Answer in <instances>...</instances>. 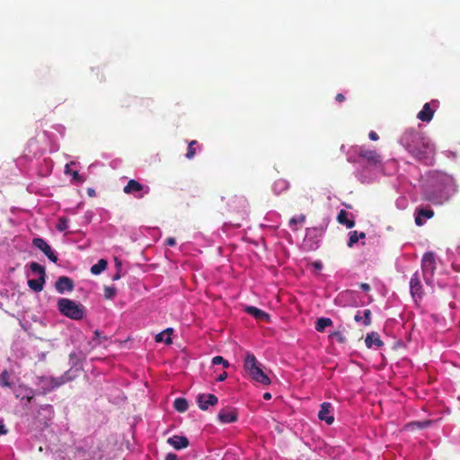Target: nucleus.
Returning a JSON list of instances; mask_svg holds the SVG:
<instances>
[{
	"label": "nucleus",
	"instance_id": "1",
	"mask_svg": "<svg viewBox=\"0 0 460 460\" xmlns=\"http://www.w3.org/2000/svg\"><path fill=\"white\" fill-rule=\"evenodd\" d=\"M49 116L41 120L42 141L49 146L48 149L40 146L36 138H31L23 154L15 160V165L20 172L27 178L47 177L54 168V161L49 155L58 151L57 125L50 123Z\"/></svg>",
	"mask_w": 460,
	"mask_h": 460
},
{
	"label": "nucleus",
	"instance_id": "2",
	"mask_svg": "<svg viewBox=\"0 0 460 460\" xmlns=\"http://www.w3.org/2000/svg\"><path fill=\"white\" fill-rule=\"evenodd\" d=\"M400 142L417 160L426 164L432 163L435 155L434 145L421 132L408 128L402 135Z\"/></svg>",
	"mask_w": 460,
	"mask_h": 460
},
{
	"label": "nucleus",
	"instance_id": "3",
	"mask_svg": "<svg viewBox=\"0 0 460 460\" xmlns=\"http://www.w3.org/2000/svg\"><path fill=\"white\" fill-rule=\"evenodd\" d=\"M432 187L424 193V199L434 205H442L454 196L457 188L455 180L450 175L435 172L432 176Z\"/></svg>",
	"mask_w": 460,
	"mask_h": 460
},
{
	"label": "nucleus",
	"instance_id": "4",
	"mask_svg": "<svg viewBox=\"0 0 460 460\" xmlns=\"http://www.w3.org/2000/svg\"><path fill=\"white\" fill-rule=\"evenodd\" d=\"M243 368L253 381L263 385H269L270 384V377L263 372L261 364L259 363L252 353L248 352L246 354Z\"/></svg>",
	"mask_w": 460,
	"mask_h": 460
},
{
	"label": "nucleus",
	"instance_id": "5",
	"mask_svg": "<svg viewBox=\"0 0 460 460\" xmlns=\"http://www.w3.org/2000/svg\"><path fill=\"white\" fill-rule=\"evenodd\" d=\"M25 270L27 279L30 277H39L38 281H27L29 288L36 293L40 292L46 283L45 266L37 261H30L25 265Z\"/></svg>",
	"mask_w": 460,
	"mask_h": 460
},
{
	"label": "nucleus",
	"instance_id": "6",
	"mask_svg": "<svg viewBox=\"0 0 460 460\" xmlns=\"http://www.w3.org/2000/svg\"><path fill=\"white\" fill-rule=\"evenodd\" d=\"M59 313L70 319L77 321L84 317L85 307L74 300L59 298Z\"/></svg>",
	"mask_w": 460,
	"mask_h": 460
},
{
	"label": "nucleus",
	"instance_id": "7",
	"mask_svg": "<svg viewBox=\"0 0 460 460\" xmlns=\"http://www.w3.org/2000/svg\"><path fill=\"white\" fill-rule=\"evenodd\" d=\"M355 152L370 166L377 167L382 164V156L376 150L369 149L366 146H358L355 147Z\"/></svg>",
	"mask_w": 460,
	"mask_h": 460
},
{
	"label": "nucleus",
	"instance_id": "8",
	"mask_svg": "<svg viewBox=\"0 0 460 460\" xmlns=\"http://www.w3.org/2000/svg\"><path fill=\"white\" fill-rule=\"evenodd\" d=\"M436 268L437 266L434 253L431 252L424 253L421 259V270L424 280L428 285L432 283Z\"/></svg>",
	"mask_w": 460,
	"mask_h": 460
},
{
	"label": "nucleus",
	"instance_id": "9",
	"mask_svg": "<svg viewBox=\"0 0 460 460\" xmlns=\"http://www.w3.org/2000/svg\"><path fill=\"white\" fill-rule=\"evenodd\" d=\"M123 192L128 195H133L136 199H143L150 192V188L137 180L131 179L124 186Z\"/></svg>",
	"mask_w": 460,
	"mask_h": 460
},
{
	"label": "nucleus",
	"instance_id": "10",
	"mask_svg": "<svg viewBox=\"0 0 460 460\" xmlns=\"http://www.w3.org/2000/svg\"><path fill=\"white\" fill-rule=\"evenodd\" d=\"M32 247L40 251L53 263H58V254L49 243L42 237L37 236L32 239Z\"/></svg>",
	"mask_w": 460,
	"mask_h": 460
},
{
	"label": "nucleus",
	"instance_id": "11",
	"mask_svg": "<svg viewBox=\"0 0 460 460\" xmlns=\"http://www.w3.org/2000/svg\"><path fill=\"white\" fill-rule=\"evenodd\" d=\"M58 386V379L55 377L41 376L37 383V388L33 392L31 390L32 395L46 394Z\"/></svg>",
	"mask_w": 460,
	"mask_h": 460
},
{
	"label": "nucleus",
	"instance_id": "12",
	"mask_svg": "<svg viewBox=\"0 0 460 460\" xmlns=\"http://www.w3.org/2000/svg\"><path fill=\"white\" fill-rule=\"evenodd\" d=\"M217 402V397L213 394H201L197 397V403L202 411L208 410V406L216 405Z\"/></svg>",
	"mask_w": 460,
	"mask_h": 460
},
{
	"label": "nucleus",
	"instance_id": "13",
	"mask_svg": "<svg viewBox=\"0 0 460 460\" xmlns=\"http://www.w3.org/2000/svg\"><path fill=\"white\" fill-rule=\"evenodd\" d=\"M217 418L222 423H233L237 420V411L234 408L226 407L219 411Z\"/></svg>",
	"mask_w": 460,
	"mask_h": 460
},
{
	"label": "nucleus",
	"instance_id": "14",
	"mask_svg": "<svg viewBox=\"0 0 460 460\" xmlns=\"http://www.w3.org/2000/svg\"><path fill=\"white\" fill-rule=\"evenodd\" d=\"M438 101H432L424 104L422 110L418 112L417 118L423 122H429L434 115L435 110L431 108V105L437 107Z\"/></svg>",
	"mask_w": 460,
	"mask_h": 460
},
{
	"label": "nucleus",
	"instance_id": "15",
	"mask_svg": "<svg viewBox=\"0 0 460 460\" xmlns=\"http://www.w3.org/2000/svg\"><path fill=\"white\" fill-rule=\"evenodd\" d=\"M332 406L330 402H324L321 404V409L318 412V418L321 420L325 421L327 424L331 425L334 421V417L332 414Z\"/></svg>",
	"mask_w": 460,
	"mask_h": 460
},
{
	"label": "nucleus",
	"instance_id": "16",
	"mask_svg": "<svg viewBox=\"0 0 460 460\" xmlns=\"http://www.w3.org/2000/svg\"><path fill=\"white\" fill-rule=\"evenodd\" d=\"M167 443L174 449L181 450L189 447L190 442L187 437L174 435L167 439Z\"/></svg>",
	"mask_w": 460,
	"mask_h": 460
},
{
	"label": "nucleus",
	"instance_id": "17",
	"mask_svg": "<svg viewBox=\"0 0 460 460\" xmlns=\"http://www.w3.org/2000/svg\"><path fill=\"white\" fill-rule=\"evenodd\" d=\"M245 312L250 315H252L255 319L262 322H270V315L266 312L255 307V306H247Z\"/></svg>",
	"mask_w": 460,
	"mask_h": 460
},
{
	"label": "nucleus",
	"instance_id": "18",
	"mask_svg": "<svg viewBox=\"0 0 460 460\" xmlns=\"http://www.w3.org/2000/svg\"><path fill=\"white\" fill-rule=\"evenodd\" d=\"M76 164L75 162H71L65 166V174H70L72 176V181L75 183H83L84 179L78 173L76 169H73L72 167H75Z\"/></svg>",
	"mask_w": 460,
	"mask_h": 460
},
{
	"label": "nucleus",
	"instance_id": "19",
	"mask_svg": "<svg viewBox=\"0 0 460 460\" xmlns=\"http://www.w3.org/2000/svg\"><path fill=\"white\" fill-rule=\"evenodd\" d=\"M416 212L415 224L419 226L424 224L423 217L429 219L434 217V211L430 208H417Z\"/></svg>",
	"mask_w": 460,
	"mask_h": 460
},
{
	"label": "nucleus",
	"instance_id": "20",
	"mask_svg": "<svg viewBox=\"0 0 460 460\" xmlns=\"http://www.w3.org/2000/svg\"><path fill=\"white\" fill-rule=\"evenodd\" d=\"M365 343L367 348H381L384 345V342L381 341L379 334L375 332H372L367 335Z\"/></svg>",
	"mask_w": 460,
	"mask_h": 460
},
{
	"label": "nucleus",
	"instance_id": "21",
	"mask_svg": "<svg viewBox=\"0 0 460 460\" xmlns=\"http://www.w3.org/2000/svg\"><path fill=\"white\" fill-rule=\"evenodd\" d=\"M410 288L412 296H420L422 286L420 284V277L418 273H415L410 281Z\"/></svg>",
	"mask_w": 460,
	"mask_h": 460
},
{
	"label": "nucleus",
	"instance_id": "22",
	"mask_svg": "<svg viewBox=\"0 0 460 460\" xmlns=\"http://www.w3.org/2000/svg\"><path fill=\"white\" fill-rule=\"evenodd\" d=\"M74 281L66 276L59 277V293L71 292L74 289Z\"/></svg>",
	"mask_w": 460,
	"mask_h": 460
},
{
	"label": "nucleus",
	"instance_id": "23",
	"mask_svg": "<svg viewBox=\"0 0 460 460\" xmlns=\"http://www.w3.org/2000/svg\"><path fill=\"white\" fill-rule=\"evenodd\" d=\"M337 221L339 224L346 226L349 229L354 227L356 224L354 220L348 218V212L343 209L339 212Z\"/></svg>",
	"mask_w": 460,
	"mask_h": 460
},
{
	"label": "nucleus",
	"instance_id": "24",
	"mask_svg": "<svg viewBox=\"0 0 460 460\" xmlns=\"http://www.w3.org/2000/svg\"><path fill=\"white\" fill-rule=\"evenodd\" d=\"M0 386L3 388H14V383L10 379V374L7 370H4L0 374Z\"/></svg>",
	"mask_w": 460,
	"mask_h": 460
},
{
	"label": "nucleus",
	"instance_id": "25",
	"mask_svg": "<svg viewBox=\"0 0 460 460\" xmlns=\"http://www.w3.org/2000/svg\"><path fill=\"white\" fill-rule=\"evenodd\" d=\"M332 324V321L328 317L319 318L315 323V330L319 332H323L326 327H329Z\"/></svg>",
	"mask_w": 460,
	"mask_h": 460
},
{
	"label": "nucleus",
	"instance_id": "26",
	"mask_svg": "<svg viewBox=\"0 0 460 460\" xmlns=\"http://www.w3.org/2000/svg\"><path fill=\"white\" fill-rule=\"evenodd\" d=\"M108 262L104 259H101L98 262L91 267V273L98 275L107 268Z\"/></svg>",
	"mask_w": 460,
	"mask_h": 460
},
{
	"label": "nucleus",
	"instance_id": "27",
	"mask_svg": "<svg viewBox=\"0 0 460 460\" xmlns=\"http://www.w3.org/2000/svg\"><path fill=\"white\" fill-rule=\"evenodd\" d=\"M173 406L175 410L179 412H184L188 410V402L184 398H177L174 400Z\"/></svg>",
	"mask_w": 460,
	"mask_h": 460
},
{
	"label": "nucleus",
	"instance_id": "28",
	"mask_svg": "<svg viewBox=\"0 0 460 460\" xmlns=\"http://www.w3.org/2000/svg\"><path fill=\"white\" fill-rule=\"evenodd\" d=\"M196 145H198V141H196V140H192V141H190L189 143L188 150H187V153H186V157L189 160L193 159L195 155H196V148H195Z\"/></svg>",
	"mask_w": 460,
	"mask_h": 460
},
{
	"label": "nucleus",
	"instance_id": "29",
	"mask_svg": "<svg viewBox=\"0 0 460 460\" xmlns=\"http://www.w3.org/2000/svg\"><path fill=\"white\" fill-rule=\"evenodd\" d=\"M330 338L332 341H336L339 343H345L347 341L345 335L341 332H339V331L333 332L332 333H331Z\"/></svg>",
	"mask_w": 460,
	"mask_h": 460
},
{
	"label": "nucleus",
	"instance_id": "30",
	"mask_svg": "<svg viewBox=\"0 0 460 460\" xmlns=\"http://www.w3.org/2000/svg\"><path fill=\"white\" fill-rule=\"evenodd\" d=\"M288 188V182L285 180L280 179V180L276 181L274 183L275 190L281 191V190H287Z\"/></svg>",
	"mask_w": 460,
	"mask_h": 460
},
{
	"label": "nucleus",
	"instance_id": "31",
	"mask_svg": "<svg viewBox=\"0 0 460 460\" xmlns=\"http://www.w3.org/2000/svg\"><path fill=\"white\" fill-rule=\"evenodd\" d=\"M358 231H351L349 232V241H348V246L349 247H353V245L355 243H357L358 242Z\"/></svg>",
	"mask_w": 460,
	"mask_h": 460
},
{
	"label": "nucleus",
	"instance_id": "32",
	"mask_svg": "<svg viewBox=\"0 0 460 460\" xmlns=\"http://www.w3.org/2000/svg\"><path fill=\"white\" fill-rule=\"evenodd\" d=\"M212 363H213L214 365H219V364H222V365H223V367H224L225 368H227V367H229V366H230L229 362H228L227 360H226V359H225L223 357H221V356H216V357H214V358H212Z\"/></svg>",
	"mask_w": 460,
	"mask_h": 460
},
{
	"label": "nucleus",
	"instance_id": "33",
	"mask_svg": "<svg viewBox=\"0 0 460 460\" xmlns=\"http://www.w3.org/2000/svg\"><path fill=\"white\" fill-rule=\"evenodd\" d=\"M116 288L114 287H105L104 288V297L106 299H112L116 295Z\"/></svg>",
	"mask_w": 460,
	"mask_h": 460
},
{
	"label": "nucleus",
	"instance_id": "34",
	"mask_svg": "<svg viewBox=\"0 0 460 460\" xmlns=\"http://www.w3.org/2000/svg\"><path fill=\"white\" fill-rule=\"evenodd\" d=\"M305 221V216L300 215L298 217L290 218L288 224L290 226H293L296 225L297 223H304Z\"/></svg>",
	"mask_w": 460,
	"mask_h": 460
},
{
	"label": "nucleus",
	"instance_id": "35",
	"mask_svg": "<svg viewBox=\"0 0 460 460\" xmlns=\"http://www.w3.org/2000/svg\"><path fill=\"white\" fill-rule=\"evenodd\" d=\"M364 314V321L363 323L366 326H368L371 324V311L369 309H366L363 311Z\"/></svg>",
	"mask_w": 460,
	"mask_h": 460
},
{
	"label": "nucleus",
	"instance_id": "36",
	"mask_svg": "<svg viewBox=\"0 0 460 460\" xmlns=\"http://www.w3.org/2000/svg\"><path fill=\"white\" fill-rule=\"evenodd\" d=\"M67 222L66 217H59V232L66 231L68 228Z\"/></svg>",
	"mask_w": 460,
	"mask_h": 460
},
{
	"label": "nucleus",
	"instance_id": "37",
	"mask_svg": "<svg viewBox=\"0 0 460 460\" xmlns=\"http://www.w3.org/2000/svg\"><path fill=\"white\" fill-rule=\"evenodd\" d=\"M163 332H164V335L166 336V339L164 340V342L166 344H171L172 343L171 334L172 333V328H167Z\"/></svg>",
	"mask_w": 460,
	"mask_h": 460
},
{
	"label": "nucleus",
	"instance_id": "38",
	"mask_svg": "<svg viewBox=\"0 0 460 460\" xmlns=\"http://www.w3.org/2000/svg\"><path fill=\"white\" fill-rule=\"evenodd\" d=\"M8 433V429L6 428L4 420L0 419V436L6 435Z\"/></svg>",
	"mask_w": 460,
	"mask_h": 460
},
{
	"label": "nucleus",
	"instance_id": "39",
	"mask_svg": "<svg viewBox=\"0 0 460 460\" xmlns=\"http://www.w3.org/2000/svg\"><path fill=\"white\" fill-rule=\"evenodd\" d=\"M40 410L48 411L49 415L54 414V408L50 404L41 405Z\"/></svg>",
	"mask_w": 460,
	"mask_h": 460
},
{
	"label": "nucleus",
	"instance_id": "40",
	"mask_svg": "<svg viewBox=\"0 0 460 460\" xmlns=\"http://www.w3.org/2000/svg\"><path fill=\"white\" fill-rule=\"evenodd\" d=\"M93 333H94V340H98L97 344H102V341H101V339H102V337H101V332H100L98 330H96V331H94V332H93ZM102 340H103V341H106V340H107V338H106V337H102Z\"/></svg>",
	"mask_w": 460,
	"mask_h": 460
},
{
	"label": "nucleus",
	"instance_id": "41",
	"mask_svg": "<svg viewBox=\"0 0 460 460\" xmlns=\"http://www.w3.org/2000/svg\"><path fill=\"white\" fill-rule=\"evenodd\" d=\"M368 137L369 139H371L372 141H377L379 139V136L377 135L376 132L375 131H370L368 133Z\"/></svg>",
	"mask_w": 460,
	"mask_h": 460
},
{
	"label": "nucleus",
	"instance_id": "42",
	"mask_svg": "<svg viewBox=\"0 0 460 460\" xmlns=\"http://www.w3.org/2000/svg\"><path fill=\"white\" fill-rule=\"evenodd\" d=\"M228 375L226 371H223L217 378L216 380L217 382H223L224 380H226L227 378Z\"/></svg>",
	"mask_w": 460,
	"mask_h": 460
},
{
	"label": "nucleus",
	"instance_id": "43",
	"mask_svg": "<svg viewBox=\"0 0 460 460\" xmlns=\"http://www.w3.org/2000/svg\"><path fill=\"white\" fill-rule=\"evenodd\" d=\"M166 339V336L164 335V332H160L155 336V341L156 342H162L164 341Z\"/></svg>",
	"mask_w": 460,
	"mask_h": 460
},
{
	"label": "nucleus",
	"instance_id": "44",
	"mask_svg": "<svg viewBox=\"0 0 460 460\" xmlns=\"http://www.w3.org/2000/svg\"><path fill=\"white\" fill-rule=\"evenodd\" d=\"M164 460H179L178 456L174 453H168Z\"/></svg>",
	"mask_w": 460,
	"mask_h": 460
},
{
	"label": "nucleus",
	"instance_id": "45",
	"mask_svg": "<svg viewBox=\"0 0 460 460\" xmlns=\"http://www.w3.org/2000/svg\"><path fill=\"white\" fill-rule=\"evenodd\" d=\"M165 243L169 246H174L176 244V240L173 237H168L165 240Z\"/></svg>",
	"mask_w": 460,
	"mask_h": 460
},
{
	"label": "nucleus",
	"instance_id": "46",
	"mask_svg": "<svg viewBox=\"0 0 460 460\" xmlns=\"http://www.w3.org/2000/svg\"><path fill=\"white\" fill-rule=\"evenodd\" d=\"M335 100L339 102H342L345 100V96L342 93H338L335 96Z\"/></svg>",
	"mask_w": 460,
	"mask_h": 460
},
{
	"label": "nucleus",
	"instance_id": "47",
	"mask_svg": "<svg viewBox=\"0 0 460 460\" xmlns=\"http://www.w3.org/2000/svg\"><path fill=\"white\" fill-rule=\"evenodd\" d=\"M360 288L363 290V291H369L370 290V286L367 284V283H361L360 284Z\"/></svg>",
	"mask_w": 460,
	"mask_h": 460
},
{
	"label": "nucleus",
	"instance_id": "48",
	"mask_svg": "<svg viewBox=\"0 0 460 460\" xmlns=\"http://www.w3.org/2000/svg\"><path fill=\"white\" fill-rule=\"evenodd\" d=\"M362 319L364 320V314L360 315V312H358V314L354 317V320L356 322H360Z\"/></svg>",
	"mask_w": 460,
	"mask_h": 460
},
{
	"label": "nucleus",
	"instance_id": "49",
	"mask_svg": "<svg viewBox=\"0 0 460 460\" xmlns=\"http://www.w3.org/2000/svg\"><path fill=\"white\" fill-rule=\"evenodd\" d=\"M313 266L316 269V270H321L323 268V264L321 261H314L313 263Z\"/></svg>",
	"mask_w": 460,
	"mask_h": 460
},
{
	"label": "nucleus",
	"instance_id": "50",
	"mask_svg": "<svg viewBox=\"0 0 460 460\" xmlns=\"http://www.w3.org/2000/svg\"><path fill=\"white\" fill-rule=\"evenodd\" d=\"M69 380V377H66V376H62L61 377H59V385L66 381Z\"/></svg>",
	"mask_w": 460,
	"mask_h": 460
},
{
	"label": "nucleus",
	"instance_id": "51",
	"mask_svg": "<svg viewBox=\"0 0 460 460\" xmlns=\"http://www.w3.org/2000/svg\"><path fill=\"white\" fill-rule=\"evenodd\" d=\"M87 194L90 196V197H94L95 196V190L92 188H89L87 190Z\"/></svg>",
	"mask_w": 460,
	"mask_h": 460
},
{
	"label": "nucleus",
	"instance_id": "52",
	"mask_svg": "<svg viewBox=\"0 0 460 460\" xmlns=\"http://www.w3.org/2000/svg\"><path fill=\"white\" fill-rule=\"evenodd\" d=\"M263 399H264V400H270V399H271V394H270V393H265V394H263Z\"/></svg>",
	"mask_w": 460,
	"mask_h": 460
},
{
	"label": "nucleus",
	"instance_id": "53",
	"mask_svg": "<svg viewBox=\"0 0 460 460\" xmlns=\"http://www.w3.org/2000/svg\"><path fill=\"white\" fill-rule=\"evenodd\" d=\"M120 279V275H119V272L118 271L113 277H112V279L113 280H118Z\"/></svg>",
	"mask_w": 460,
	"mask_h": 460
},
{
	"label": "nucleus",
	"instance_id": "54",
	"mask_svg": "<svg viewBox=\"0 0 460 460\" xmlns=\"http://www.w3.org/2000/svg\"><path fill=\"white\" fill-rule=\"evenodd\" d=\"M39 277H30L27 281H38Z\"/></svg>",
	"mask_w": 460,
	"mask_h": 460
},
{
	"label": "nucleus",
	"instance_id": "55",
	"mask_svg": "<svg viewBox=\"0 0 460 460\" xmlns=\"http://www.w3.org/2000/svg\"><path fill=\"white\" fill-rule=\"evenodd\" d=\"M366 237V234L364 232L358 233V239H364Z\"/></svg>",
	"mask_w": 460,
	"mask_h": 460
},
{
	"label": "nucleus",
	"instance_id": "56",
	"mask_svg": "<svg viewBox=\"0 0 460 460\" xmlns=\"http://www.w3.org/2000/svg\"><path fill=\"white\" fill-rule=\"evenodd\" d=\"M53 286L58 289V279L54 281Z\"/></svg>",
	"mask_w": 460,
	"mask_h": 460
},
{
	"label": "nucleus",
	"instance_id": "57",
	"mask_svg": "<svg viewBox=\"0 0 460 460\" xmlns=\"http://www.w3.org/2000/svg\"><path fill=\"white\" fill-rule=\"evenodd\" d=\"M117 267L119 268V270L120 269V267H121V262L120 261H117Z\"/></svg>",
	"mask_w": 460,
	"mask_h": 460
},
{
	"label": "nucleus",
	"instance_id": "58",
	"mask_svg": "<svg viewBox=\"0 0 460 460\" xmlns=\"http://www.w3.org/2000/svg\"><path fill=\"white\" fill-rule=\"evenodd\" d=\"M428 424H429V422H427V423H425V424H422V425L419 424V426H420V427H425V426H427Z\"/></svg>",
	"mask_w": 460,
	"mask_h": 460
},
{
	"label": "nucleus",
	"instance_id": "59",
	"mask_svg": "<svg viewBox=\"0 0 460 460\" xmlns=\"http://www.w3.org/2000/svg\"><path fill=\"white\" fill-rule=\"evenodd\" d=\"M53 225L58 229V223H54Z\"/></svg>",
	"mask_w": 460,
	"mask_h": 460
},
{
	"label": "nucleus",
	"instance_id": "60",
	"mask_svg": "<svg viewBox=\"0 0 460 460\" xmlns=\"http://www.w3.org/2000/svg\"><path fill=\"white\" fill-rule=\"evenodd\" d=\"M2 306H3V304L0 302V308H2Z\"/></svg>",
	"mask_w": 460,
	"mask_h": 460
}]
</instances>
